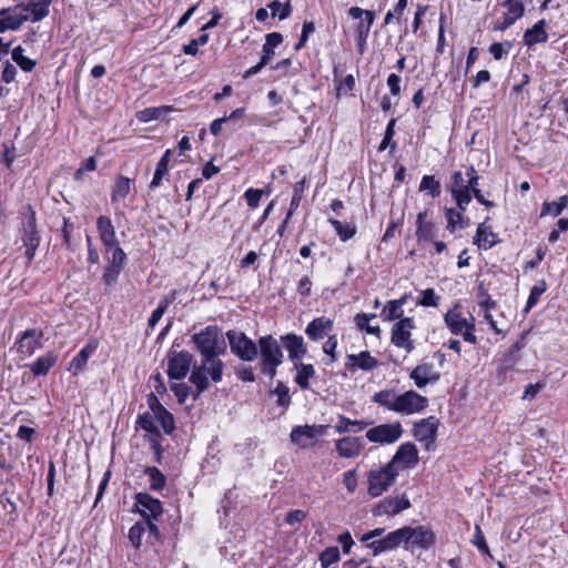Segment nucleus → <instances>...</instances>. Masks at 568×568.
Segmentation results:
<instances>
[{
    "mask_svg": "<svg viewBox=\"0 0 568 568\" xmlns=\"http://www.w3.org/2000/svg\"><path fill=\"white\" fill-rule=\"evenodd\" d=\"M372 400L378 406L402 415H414L428 406V398L409 389L397 394L395 389H382L373 395Z\"/></svg>",
    "mask_w": 568,
    "mask_h": 568,
    "instance_id": "f257e3e1",
    "label": "nucleus"
},
{
    "mask_svg": "<svg viewBox=\"0 0 568 568\" xmlns=\"http://www.w3.org/2000/svg\"><path fill=\"white\" fill-rule=\"evenodd\" d=\"M224 363L215 357H202L200 364H194L190 382L196 387V398L201 393L205 392L210 386V381L220 383L222 381Z\"/></svg>",
    "mask_w": 568,
    "mask_h": 568,
    "instance_id": "f03ea898",
    "label": "nucleus"
},
{
    "mask_svg": "<svg viewBox=\"0 0 568 568\" xmlns=\"http://www.w3.org/2000/svg\"><path fill=\"white\" fill-rule=\"evenodd\" d=\"M258 347L261 352V371L271 378H274L276 369L284 358L281 345L272 335H266L258 339Z\"/></svg>",
    "mask_w": 568,
    "mask_h": 568,
    "instance_id": "7ed1b4c3",
    "label": "nucleus"
},
{
    "mask_svg": "<svg viewBox=\"0 0 568 568\" xmlns=\"http://www.w3.org/2000/svg\"><path fill=\"white\" fill-rule=\"evenodd\" d=\"M398 475L397 469L388 463L371 469L367 473V494L373 498L382 496L394 485Z\"/></svg>",
    "mask_w": 568,
    "mask_h": 568,
    "instance_id": "20e7f679",
    "label": "nucleus"
},
{
    "mask_svg": "<svg viewBox=\"0 0 568 568\" xmlns=\"http://www.w3.org/2000/svg\"><path fill=\"white\" fill-rule=\"evenodd\" d=\"M201 357L220 356L225 351L224 341L220 339L219 329L215 326H207L192 336Z\"/></svg>",
    "mask_w": 568,
    "mask_h": 568,
    "instance_id": "39448f33",
    "label": "nucleus"
},
{
    "mask_svg": "<svg viewBox=\"0 0 568 568\" xmlns=\"http://www.w3.org/2000/svg\"><path fill=\"white\" fill-rule=\"evenodd\" d=\"M445 324L449 331L455 335H463L464 339L470 344L477 343V337L474 334L475 320L470 316V320L462 316V312L458 306L449 310L444 316Z\"/></svg>",
    "mask_w": 568,
    "mask_h": 568,
    "instance_id": "423d86ee",
    "label": "nucleus"
},
{
    "mask_svg": "<svg viewBox=\"0 0 568 568\" xmlns=\"http://www.w3.org/2000/svg\"><path fill=\"white\" fill-rule=\"evenodd\" d=\"M231 352L245 362H252L257 356L256 344L248 338L243 332L229 331L226 333Z\"/></svg>",
    "mask_w": 568,
    "mask_h": 568,
    "instance_id": "0eeeda50",
    "label": "nucleus"
},
{
    "mask_svg": "<svg viewBox=\"0 0 568 568\" xmlns=\"http://www.w3.org/2000/svg\"><path fill=\"white\" fill-rule=\"evenodd\" d=\"M404 429L399 422L379 424L366 432V438L371 443L390 445L396 443L403 435Z\"/></svg>",
    "mask_w": 568,
    "mask_h": 568,
    "instance_id": "6e6552de",
    "label": "nucleus"
},
{
    "mask_svg": "<svg viewBox=\"0 0 568 568\" xmlns=\"http://www.w3.org/2000/svg\"><path fill=\"white\" fill-rule=\"evenodd\" d=\"M415 328L413 317H404L397 321L392 328L390 342L394 346L403 348L406 354L414 351L415 345L412 339V331Z\"/></svg>",
    "mask_w": 568,
    "mask_h": 568,
    "instance_id": "1a4fd4ad",
    "label": "nucleus"
},
{
    "mask_svg": "<svg viewBox=\"0 0 568 568\" xmlns=\"http://www.w3.org/2000/svg\"><path fill=\"white\" fill-rule=\"evenodd\" d=\"M348 14L353 19H362L364 17V20H362L355 28L357 47L359 52L363 53L375 16L372 11L359 7L349 8Z\"/></svg>",
    "mask_w": 568,
    "mask_h": 568,
    "instance_id": "9d476101",
    "label": "nucleus"
},
{
    "mask_svg": "<svg viewBox=\"0 0 568 568\" xmlns=\"http://www.w3.org/2000/svg\"><path fill=\"white\" fill-rule=\"evenodd\" d=\"M418 462V449L415 444L408 442L397 448L388 464H392L393 468L397 469L399 474L400 470L414 468Z\"/></svg>",
    "mask_w": 568,
    "mask_h": 568,
    "instance_id": "9b49d317",
    "label": "nucleus"
},
{
    "mask_svg": "<svg viewBox=\"0 0 568 568\" xmlns=\"http://www.w3.org/2000/svg\"><path fill=\"white\" fill-rule=\"evenodd\" d=\"M134 507L143 520H158L163 513L161 501L146 493L135 495Z\"/></svg>",
    "mask_w": 568,
    "mask_h": 568,
    "instance_id": "f8f14e48",
    "label": "nucleus"
},
{
    "mask_svg": "<svg viewBox=\"0 0 568 568\" xmlns=\"http://www.w3.org/2000/svg\"><path fill=\"white\" fill-rule=\"evenodd\" d=\"M326 426L324 425H303L293 427L290 438L291 442L301 448H306L314 439L325 435Z\"/></svg>",
    "mask_w": 568,
    "mask_h": 568,
    "instance_id": "ddd939ff",
    "label": "nucleus"
},
{
    "mask_svg": "<svg viewBox=\"0 0 568 568\" xmlns=\"http://www.w3.org/2000/svg\"><path fill=\"white\" fill-rule=\"evenodd\" d=\"M193 355L189 352L182 351L174 353L168 363V375L171 379L184 378L192 365Z\"/></svg>",
    "mask_w": 568,
    "mask_h": 568,
    "instance_id": "4468645a",
    "label": "nucleus"
},
{
    "mask_svg": "<svg viewBox=\"0 0 568 568\" xmlns=\"http://www.w3.org/2000/svg\"><path fill=\"white\" fill-rule=\"evenodd\" d=\"M437 425L438 420L433 416L414 425L413 435L418 442L425 444L426 449H430V446L435 443Z\"/></svg>",
    "mask_w": 568,
    "mask_h": 568,
    "instance_id": "2eb2a0df",
    "label": "nucleus"
},
{
    "mask_svg": "<svg viewBox=\"0 0 568 568\" xmlns=\"http://www.w3.org/2000/svg\"><path fill=\"white\" fill-rule=\"evenodd\" d=\"M410 507V501L406 497V495L387 497L381 500L374 508L373 514L375 516H394L399 514L400 511L408 509Z\"/></svg>",
    "mask_w": 568,
    "mask_h": 568,
    "instance_id": "dca6fc26",
    "label": "nucleus"
},
{
    "mask_svg": "<svg viewBox=\"0 0 568 568\" xmlns=\"http://www.w3.org/2000/svg\"><path fill=\"white\" fill-rule=\"evenodd\" d=\"M365 443L361 437L346 436L335 442V448L342 458H355L364 450Z\"/></svg>",
    "mask_w": 568,
    "mask_h": 568,
    "instance_id": "f3484780",
    "label": "nucleus"
},
{
    "mask_svg": "<svg viewBox=\"0 0 568 568\" xmlns=\"http://www.w3.org/2000/svg\"><path fill=\"white\" fill-rule=\"evenodd\" d=\"M409 378L414 381L418 388H423L429 383L437 382L440 378V374L434 368L433 364L423 363L410 372Z\"/></svg>",
    "mask_w": 568,
    "mask_h": 568,
    "instance_id": "a211bd4d",
    "label": "nucleus"
},
{
    "mask_svg": "<svg viewBox=\"0 0 568 568\" xmlns=\"http://www.w3.org/2000/svg\"><path fill=\"white\" fill-rule=\"evenodd\" d=\"M407 541L420 548L428 549L436 541L435 534L424 526L406 527Z\"/></svg>",
    "mask_w": 568,
    "mask_h": 568,
    "instance_id": "6ab92c4d",
    "label": "nucleus"
},
{
    "mask_svg": "<svg viewBox=\"0 0 568 568\" xmlns=\"http://www.w3.org/2000/svg\"><path fill=\"white\" fill-rule=\"evenodd\" d=\"M42 336V332L36 328L24 331L17 342L19 351L26 355H32L41 347Z\"/></svg>",
    "mask_w": 568,
    "mask_h": 568,
    "instance_id": "aec40b11",
    "label": "nucleus"
},
{
    "mask_svg": "<svg viewBox=\"0 0 568 568\" xmlns=\"http://www.w3.org/2000/svg\"><path fill=\"white\" fill-rule=\"evenodd\" d=\"M500 6L506 9V12L499 29L506 30L523 17L525 7L523 0H501Z\"/></svg>",
    "mask_w": 568,
    "mask_h": 568,
    "instance_id": "412c9836",
    "label": "nucleus"
},
{
    "mask_svg": "<svg viewBox=\"0 0 568 568\" xmlns=\"http://www.w3.org/2000/svg\"><path fill=\"white\" fill-rule=\"evenodd\" d=\"M281 339L292 362L300 361L305 356L307 348L302 336L290 333L282 336Z\"/></svg>",
    "mask_w": 568,
    "mask_h": 568,
    "instance_id": "4be33fe9",
    "label": "nucleus"
},
{
    "mask_svg": "<svg viewBox=\"0 0 568 568\" xmlns=\"http://www.w3.org/2000/svg\"><path fill=\"white\" fill-rule=\"evenodd\" d=\"M0 17H4L10 30H18L23 22L30 21L29 13L26 12L24 3L0 10Z\"/></svg>",
    "mask_w": 568,
    "mask_h": 568,
    "instance_id": "5701e85b",
    "label": "nucleus"
},
{
    "mask_svg": "<svg viewBox=\"0 0 568 568\" xmlns=\"http://www.w3.org/2000/svg\"><path fill=\"white\" fill-rule=\"evenodd\" d=\"M378 366V361L371 355L369 352L364 351L359 354H351L347 356L346 367L351 372H355L357 368L369 372Z\"/></svg>",
    "mask_w": 568,
    "mask_h": 568,
    "instance_id": "b1692460",
    "label": "nucleus"
},
{
    "mask_svg": "<svg viewBox=\"0 0 568 568\" xmlns=\"http://www.w3.org/2000/svg\"><path fill=\"white\" fill-rule=\"evenodd\" d=\"M97 229L101 239L102 244L106 248H112L116 244H119L115 229L112 224V221L109 216L101 215L97 220Z\"/></svg>",
    "mask_w": 568,
    "mask_h": 568,
    "instance_id": "393cba45",
    "label": "nucleus"
},
{
    "mask_svg": "<svg viewBox=\"0 0 568 568\" xmlns=\"http://www.w3.org/2000/svg\"><path fill=\"white\" fill-rule=\"evenodd\" d=\"M333 328V321L326 317H316L305 328V333L313 341L322 339Z\"/></svg>",
    "mask_w": 568,
    "mask_h": 568,
    "instance_id": "a878e982",
    "label": "nucleus"
},
{
    "mask_svg": "<svg viewBox=\"0 0 568 568\" xmlns=\"http://www.w3.org/2000/svg\"><path fill=\"white\" fill-rule=\"evenodd\" d=\"M372 424V420L351 419L345 417L344 415H339L337 417L336 424L334 425V429L338 434L359 433L366 429Z\"/></svg>",
    "mask_w": 568,
    "mask_h": 568,
    "instance_id": "bb28decb",
    "label": "nucleus"
},
{
    "mask_svg": "<svg viewBox=\"0 0 568 568\" xmlns=\"http://www.w3.org/2000/svg\"><path fill=\"white\" fill-rule=\"evenodd\" d=\"M52 0H28L24 3L26 12L29 13V20L38 22L49 14V8Z\"/></svg>",
    "mask_w": 568,
    "mask_h": 568,
    "instance_id": "cd10ccee",
    "label": "nucleus"
},
{
    "mask_svg": "<svg viewBox=\"0 0 568 568\" xmlns=\"http://www.w3.org/2000/svg\"><path fill=\"white\" fill-rule=\"evenodd\" d=\"M407 300H408V296L403 295L400 298L387 302L381 312V317L384 321H388V322H392L395 320L400 321L402 318H404L403 317V314H404L403 306L406 304Z\"/></svg>",
    "mask_w": 568,
    "mask_h": 568,
    "instance_id": "c85d7f7f",
    "label": "nucleus"
},
{
    "mask_svg": "<svg viewBox=\"0 0 568 568\" xmlns=\"http://www.w3.org/2000/svg\"><path fill=\"white\" fill-rule=\"evenodd\" d=\"M98 348L97 342L88 343L78 355L71 361L69 371H71L74 375L81 373L87 365L88 359L93 355V353Z\"/></svg>",
    "mask_w": 568,
    "mask_h": 568,
    "instance_id": "c756f323",
    "label": "nucleus"
},
{
    "mask_svg": "<svg viewBox=\"0 0 568 568\" xmlns=\"http://www.w3.org/2000/svg\"><path fill=\"white\" fill-rule=\"evenodd\" d=\"M546 21L539 20L532 28L527 29L524 33V43L527 47H532L537 43L546 42L548 39L547 32L545 30Z\"/></svg>",
    "mask_w": 568,
    "mask_h": 568,
    "instance_id": "7c9ffc66",
    "label": "nucleus"
},
{
    "mask_svg": "<svg viewBox=\"0 0 568 568\" xmlns=\"http://www.w3.org/2000/svg\"><path fill=\"white\" fill-rule=\"evenodd\" d=\"M497 242V235L490 227L487 226L486 223H480L477 227L474 243L477 244L479 248L488 250L496 245Z\"/></svg>",
    "mask_w": 568,
    "mask_h": 568,
    "instance_id": "2f4dec72",
    "label": "nucleus"
},
{
    "mask_svg": "<svg viewBox=\"0 0 568 568\" xmlns=\"http://www.w3.org/2000/svg\"><path fill=\"white\" fill-rule=\"evenodd\" d=\"M58 356L51 352L40 356L30 365V369L34 376H44L55 365Z\"/></svg>",
    "mask_w": 568,
    "mask_h": 568,
    "instance_id": "473e14b6",
    "label": "nucleus"
},
{
    "mask_svg": "<svg viewBox=\"0 0 568 568\" xmlns=\"http://www.w3.org/2000/svg\"><path fill=\"white\" fill-rule=\"evenodd\" d=\"M131 192V180L124 175H119L113 184L111 192V202L116 204L124 200Z\"/></svg>",
    "mask_w": 568,
    "mask_h": 568,
    "instance_id": "72a5a7b5",
    "label": "nucleus"
},
{
    "mask_svg": "<svg viewBox=\"0 0 568 568\" xmlns=\"http://www.w3.org/2000/svg\"><path fill=\"white\" fill-rule=\"evenodd\" d=\"M464 211L457 206V209H446V219H447V230L450 232H455L457 229H465L468 226V220L464 219Z\"/></svg>",
    "mask_w": 568,
    "mask_h": 568,
    "instance_id": "f704fd0d",
    "label": "nucleus"
},
{
    "mask_svg": "<svg viewBox=\"0 0 568 568\" xmlns=\"http://www.w3.org/2000/svg\"><path fill=\"white\" fill-rule=\"evenodd\" d=\"M296 376L295 382L302 389H308L310 388V378H312L315 375V369L312 364H296Z\"/></svg>",
    "mask_w": 568,
    "mask_h": 568,
    "instance_id": "c9c22d12",
    "label": "nucleus"
},
{
    "mask_svg": "<svg viewBox=\"0 0 568 568\" xmlns=\"http://www.w3.org/2000/svg\"><path fill=\"white\" fill-rule=\"evenodd\" d=\"M170 159L171 150H166L156 164L154 176L150 183V189H155L161 184L162 179L168 174Z\"/></svg>",
    "mask_w": 568,
    "mask_h": 568,
    "instance_id": "e433bc0d",
    "label": "nucleus"
},
{
    "mask_svg": "<svg viewBox=\"0 0 568 568\" xmlns=\"http://www.w3.org/2000/svg\"><path fill=\"white\" fill-rule=\"evenodd\" d=\"M521 347V344L517 342L509 348V351L500 359L498 367L499 371L506 372L515 367V365L519 362V351Z\"/></svg>",
    "mask_w": 568,
    "mask_h": 568,
    "instance_id": "4c0bfd02",
    "label": "nucleus"
},
{
    "mask_svg": "<svg viewBox=\"0 0 568 568\" xmlns=\"http://www.w3.org/2000/svg\"><path fill=\"white\" fill-rule=\"evenodd\" d=\"M328 222L343 242L351 240L356 234V225L353 223H343L335 219H329Z\"/></svg>",
    "mask_w": 568,
    "mask_h": 568,
    "instance_id": "58836bf2",
    "label": "nucleus"
},
{
    "mask_svg": "<svg viewBox=\"0 0 568 568\" xmlns=\"http://www.w3.org/2000/svg\"><path fill=\"white\" fill-rule=\"evenodd\" d=\"M171 111V106H159V108H146L136 113V118L141 122H150L152 120H159L164 118L168 112Z\"/></svg>",
    "mask_w": 568,
    "mask_h": 568,
    "instance_id": "ea45409f",
    "label": "nucleus"
},
{
    "mask_svg": "<svg viewBox=\"0 0 568 568\" xmlns=\"http://www.w3.org/2000/svg\"><path fill=\"white\" fill-rule=\"evenodd\" d=\"M567 205H568V195H562L558 199V201L545 202L542 204L540 215L544 216L547 214H551L554 216H558L559 214H561L564 209L567 207Z\"/></svg>",
    "mask_w": 568,
    "mask_h": 568,
    "instance_id": "a19ab883",
    "label": "nucleus"
},
{
    "mask_svg": "<svg viewBox=\"0 0 568 568\" xmlns=\"http://www.w3.org/2000/svg\"><path fill=\"white\" fill-rule=\"evenodd\" d=\"M402 542H408L406 527L394 530L384 537L387 551L397 548Z\"/></svg>",
    "mask_w": 568,
    "mask_h": 568,
    "instance_id": "79ce46f5",
    "label": "nucleus"
},
{
    "mask_svg": "<svg viewBox=\"0 0 568 568\" xmlns=\"http://www.w3.org/2000/svg\"><path fill=\"white\" fill-rule=\"evenodd\" d=\"M452 195L460 211H466V206L471 201V187L466 183L459 190H452Z\"/></svg>",
    "mask_w": 568,
    "mask_h": 568,
    "instance_id": "37998d69",
    "label": "nucleus"
},
{
    "mask_svg": "<svg viewBox=\"0 0 568 568\" xmlns=\"http://www.w3.org/2000/svg\"><path fill=\"white\" fill-rule=\"evenodd\" d=\"M154 418L159 422L165 434H172L175 429L173 415L164 407L156 412Z\"/></svg>",
    "mask_w": 568,
    "mask_h": 568,
    "instance_id": "c03bdc74",
    "label": "nucleus"
},
{
    "mask_svg": "<svg viewBox=\"0 0 568 568\" xmlns=\"http://www.w3.org/2000/svg\"><path fill=\"white\" fill-rule=\"evenodd\" d=\"M22 47L18 45L12 50V60L23 70L27 72H31L36 67V61L31 60L30 58L26 57L23 54Z\"/></svg>",
    "mask_w": 568,
    "mask_h": 568,
    "instance_id": "a18cd8bd",
    "label": "nucleus"
},
{
    "mask_svg": "<svg viewBox=\"0 0 568 568\" xmlns=\"http://www.w3.org/2000/svg\"><path fill=\"white\" fill-rule=\"evenodd\" d=\"M420 192H428L432 197H438L440 195V183L433 175H424L420 184Z\"/></svg>",
    "mask_w": 568,
    "mask_h": 568,
    "instance_id": "49530a36",
    "label": "nucleus"
},
{
    "mask_svg": "<svg viewBox=\"0 0 568 568\" xmlns=\"http://www.w3.org/2000/svg\"><path fill=\"white\" fill-rule=\"evenodd\" d=\"M145 474L149 476L151 489L161 490L165 486V476L156 467H148Z\"/></svg>",
    "mask_w": 568,
    "mask_h": 568,
    "instance_id": "de8ad7c7",
    "label": "nucleus"
},
{
    "mask_svg": "<svg viewBox=\"0 0 568 568\" xmlns=\"http://www.w3.org/2000/svg\"><path fill=\"white\" fill-rule=\"evenodd\" d=\"M306 179L303 178L301 181L295 183L294 185V192L290 204V210L286 215V220L290 219V216L293 214V212L298 207L301 200L303 197V192L305 189Z\"/></svg>",
    "mask_w": 568,
    "mask_h": 568,
    "instance_id": "09e8293b",
    "label": "nucleus"
},
{
    "mask_svg": "<svg viewBox=\"0 0 568 568\" xmlns=\"http://www.w3.org/2000/svg\"><path fill=\"white\" fill-rule=\"evenodd\" d=\"M136 424L139 425L140 428H142L143 430L150 433V434H154V435H159V429L154 423V415L146 412L144 414H141L139 417H138V420H136Z\"/></svg>",
    "mask_w": 568,
    "mask_h": 568,
    "instance_id": "8fccbe9b",
    "label": "nucleus"
},
{
    "mask_svg": "<svg viewBox=\"0 0 568 568\" xmlns=\"http://www.w3.org/2000/svg\"><path fill=\"white\" fill-rule=\"evenodd\" d=\"M375 317V314H357L355 316V323L358 326V328L365 329L368 334H378L381 331L379 327L369 325V321Z\"/></svg>",
    "mask_w": 568,
    "mask_h": 568,
    "instance_id": "3c124183",
    "label": "nucleus"
},
{
    "mask_svg": "<svg viewBox=\"0 0 568 568\" xmlns=\"http://www.w3.org/2000/svg\"><path fill=\"white\" fill-rule=\"evenodd\" d=\"M268 8L272 11L273 17H278L280 20H284L291 16L292 7L290 2H286L285 4L281 3L277 0L272 1L268 3Z\"/></svg>",
    "mask_w": 568,
    "mask_h": 568,
    "instance_id": "603ef678",
    "label": "nucleus"
},
{
    "mask_svg": "<svg viewBox=\"0 0 568 568\" xmlns=\"http://www.w3.org/2000/svg\"><path fill=\"white\" fill-rule=\"evenodd\" d=\"M339 560V550L337 547H328L320 555V561L323 568H327L331 565Z\"/></svg>",
    "mask_w": 568,
    "mask_h": 568,
    "instance_id": "864d4df0",
    "label": "nucleus"
},
{
    "mask_svg": "<svg viewBox=\"0 0 568 568\" xmlns=\"http://www.w3.org/2000/svg\"><path fill=\"white\" fill-rule=\"evenodd\" d=\"M439 300L440 297L435 293L433 288H427L422 291L417 305L425 307H437Z\"/></svg>",
    "mask_w": 568,
    "mask_h": 568,
    "instance_id": "5fc2aeb1",
    "label": "nucleus"
},
{
    "mask_svg": "<svg viewBox=\"0 0 568 568\" xmlns=\"http://www.w3.org/2000/svg\"><path fill=\"white\" fill-rule=\"evenodd\" d=\"M142 521L135 523L129 530L128 538L134 548H140L142 536L145 534Z\"/></svg>",
    "mask_w": 568,
    "mask_h": 568,
    "instance_id": "6e6d98bb",
    "label": "nucleus"
},
{
    "mask_svg": "<svg viewBox=\"0 0 568 568\" xmlns=\"http://www.w3.org/2000/svg\"><path fill=\"white\" fill-rule=\"evenodd\" d=\"M111 250L112 254L109 258V264L123 270L124 264L126 262V254L118 244L113 246Z\"/></svg>",
    "mask_w": 568,
    "mask_h": 568,
    "instance_id": "4d7b16f0",
    "label": "nucleus"
},
{
    "mask_svg": "<svg viewBox=\"0 0 568 568\" xmlns=\"http://www.w3.org/2000/svg\"><path fill=\"white\" fill-rule=\"evenodd\" d=\"M274 394L277 396V404L283 407H287L291 403L288 387L283 383H278L274 389Z\"/></svg>",
    "mask_w": 568,
    "mask_h": 568,
    "instance_id": "13d9d810",
    "label": "nucleus"
},
{
    "mask_svg": "<svg viewBox=\"0 0 568 568\" xmlns=\"http://www.w3.org/2000/svg\"><path fill=\"white\" fill-rule=\"evenodd\" d=\"M343 484L348 493L353 494L357 488V470L351 469L343 474Z\"/></svg>",
    "mask_w": 568,
    "mask_h": 568,
    "instance_id": "bf43d9fd",
    "label": "nucleus"
},
{
    "mask_svg": "<svg viewBox=\"0 0 568 568\" xmlns=\"http://www.w3.org/2000/svg\"><path fill=\"white\" fill-rule=\"evenodd\" d=\"M171 389L180 404H183L190 394V387L184 383H172Z\"/></svg>",
    "mask_w": 568,
    "mask_h": 568,
    "instance_id": "052dcab7",
    "label": "nucleus"
},
{
    "mask_svg": "<svg viewBox=\"0 0 568 568\" xmlns=\"http://www.w3.org/2000/svg\"><path fill=\"white\" fill-rule=\"evenodd\" d=\"M315 31V26L312 21H306L303 24V30L298 42L295 44V50L302 49L308 40L310 34Z\"/></svg>",
    "mask_w": 568,
    "mask_h": 568,
    "instance_id": "680f3d73",
    "label": "nucleus"
},
{
    "mask_svg": "<svg viewBox=\"0 0 568 568\" xmlns=\"http://www.w3.org/2000/svg\"><path fill=\"white\" fill-rule=\"evenodd\" d=\"M122 268H119L116 266L108 265L104 270L102 280L105 285H112L116 282Z\"/></svg>",
    "mask_w": 568,
    "mask_h": 568,
    "instance_id": "e2e57ef3",
    "label": "nucleus"
},
{
    "mask_svg": "<svg viewBox=\"0 0 568 568\" xmlns=\"http://www.w3.org/2000/svg\"><path fill=\"white\" fill-rule=\"evenodd\" d=\"M263 191L257 189H248L244 193V197L246 199L247 205L252 209L258 206L260 200L262 197Z\"/></svg>",
    "mask_w": 568,
    "mask_h": 568,
    "instance_id": "0e129e2a",
    "label": "nucleus"
},
{
    "mask_svg": "<svg viewBox=\"0 0 568 568\" xmlns=\"http://www.w3.org/2000/svg\"><path fill=\"white\" fill-rule=\"evenodd\" d=\"M169 302L163 301L159 304V306L153 311L151 317L149 318V326L154 328L159 321L162 318L163 314L168 308Z\"/></svg>",
    "mask_w": 568,
    "mask_h": 568,
    "instance_id": "69168bd1",
    "label": "nucleus"
},
{
    "mask_svg": "<svg viewBox=\"0 0 568 568\" xmlns=\"http://www.w3.org/2000/svg\"><path fill=\"white\" fill-rule=\"evenodd\" d=\"M473 544L483 552L489 555V548L486 544L484 534L478 525L475 526V535L473 539Z\"/></svg>",
    "mask_w": 568,
    "mask_h": 568,
    "instance_id": "338daca9",
    "label": "nucleus"
},
{
    "mask_svg": "<svg viewBox=\"0 0 568 568\" xmlns=\"http://www.w3.org/2000/svg\"><path fill=\"white\" fill-rule=\"evenodd\" d=\"M545 290H546L545 283H541L540 285H535L531 288L528 301H527L526 311L530 310L537 303L538 298L545 292Z\"/></svg>",
    "mask_w": 568,
    "mask_h": 568,
    "instance_id": "774afa93",
    "label": "nucleus"
}]
</instances>
